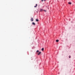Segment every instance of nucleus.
<instances>
[{
    "instance_id": "obj_1",
    "label": "nucleus",
    "mask_w": 75,
    "mask_h": 75,
    "mask_svg": "<svg viewBox=\"0 0 75 75\" xmlns=\"http://www.w3.org/2000/svg\"><path fill=\"white\" fill-rule=\"evenodd\" d=\"M40 11H44V10H43V9H40Z\"/></svg>"
},
{
    "instance_id": "obj_2",
    "label": "nucleus",
    "mask_w": 75,
    "mask_h": 75,
    "mask_svg": "<svg viewBox=\"0 0 75 75\" xmlns=\"http://www.w3.org/2000/svg\"><path fill=\"white\" fill-rule=\"evenodd\" d=\"M34 19H33V18H32L31 19V21H33Z\"/></svg>"
},
{
    "instance_id": "obj_3",
    "label": "nucleus",
    "mask_w": 75,
    "mask_h": 75,
    "mask_svg": "<svg viewBox=\"0 0 75 75\" xmlns=\"http://www.w3.org/2000/svg\"><path fill=\"white\" fill-rule=\"evenodd\" d=\"M32 24L33 25H35V23H34V22H33L32 23Z\"/></svg>"
},
{
    "instance_id": "obj_4",
    "label": "nucleus",
    "mask_w": 75,
    "mask_h": 75,
    "mask_svg": "<svg viewBox=\"0 0 75 75\" xmlns=\"http://www.w3.org/2000/svg\"><path fill=\"white\" fill-rule=\"evenodd\" d=\"M41 52H39V53L38 54V55H40V54H41Z\"/></svg>"
},
{
    "instance_id": "obj_5",
    "label": "nucleus",
    "mask_w": 75,
    "mask_h": 75,
    "mask_svg": "<svg viewBox=\"0 0 75 75\" xmlns=\"http://www.w3.org/2000/svg\"><path fill=\"white\" fill-rule=\"evenodd\" d=\"M37 6H38V5H37V4H36V6H34V7H37Z\"/></svg>"
},
{
    "instance_id": "obj_6",
    "label": "nucleus",
    "mask_w": 75,
    "mask_h": 75,
    "mask_svg": "<svg viewBox=\"0 0 75 75\" xmlns=\"http://www.w3.org/2000/svg\"><path fill=\"white\" fill-rule=\"evenodd\" d=\"M56 42H59V40H56Z\"/></svg>"
},
{
    "instance_id": "obj_7",
    "label": "nucleus",
    "mask_w": 75,
    "mask_h": 75,
    "mask_svg": "<svg viewBox=\"0 0 75 75\" xmlns=\"http://www.w3.org/2000/svg\"><path fill=\"white\" fill-rule=\"evenodd\" d=\"M68 4H72V3H71V2H68Z\"/></svg>"
},
{
    "instance_id": "obj_8",
    "label": "nucleus",
    "mask_w": 75,
    "mask_h": 75,
    "mask_svg": "<svg viewBox=\"0 0 75 75\" xmlns=\"http://www.w3.org/2000/svg\"><path fill=\"white\" fill-rule=\"evenodd\" d=\"M36 21L38 22V21H39V20L38 19H36Z\"/></svg>"
},
{
    "instance_id": "obj_9",
    "label": "nucleus",
    "mask_w": 75,
    "mask_h": 75,
    "mask_svg": "<svg viewBox=\"0 0 75 75\" xmlns=\"http://www.w3.org/2000/svg\"><path fill=\"white\" fill-rule=\"evenodd\" d=\"M42 51H44V48H42L41 49Z\"/></svg>"
},
{
    "instance_id": "obj_10",
    "label": "nucleus",
    "mask_w": 75,
    "mask_h": 75,
    "mask_svg": "<svg viewBox=\"0 0 75 75\" xmlns=\"http://www.w3.org/2000/svg\"><path fill=\"white\" fill-rule=\"evenodd\" d=\"M39 52V51L38 50L37 51H36V52Z\"/></svg>"
},
{
    "instance_id": "obj_11",
    "label": "nucleus",
    "mask_w": 75,
    "mask_h": 75,
    "mask_svg": "<svg viewBox=\"0 0 75 75\" xmlns=\"http://www.w3.org/2000/svg\"><path fill=\"white\" fill-rule=\"evenodd\" d=\"M71 58V56H70L69 57V58Z\"/></svg>"
},
{
    "instance_id": "obj_12",
    "label": "nucleus",
    "mask_w": 75,
    "mask_h": 75,
    "mask_svg": "<svg viewBox=\"0 0 75 75\" xmlns=\"http://www.w3.org/2000/svg\"><path fill=\"white\" fill-rule=\"evenodd\" d=\"M43 1H46V0H43Z\"/></svg>"
},
{
    "instance_id": "obj_13",
    "label": "nucleus",
    "mask_w": 75,
    "mask_h": 75,
    "mask_svg": "<svg viewBox=\"0 0 75 75\" xmlns=\"http://www.w3.org/2000/svg\"><path fill=\"white\" fill-rule=\"evenodd\" d=\"M42 1H43V0H42Z\"/></svg>"
}]
</instances>
